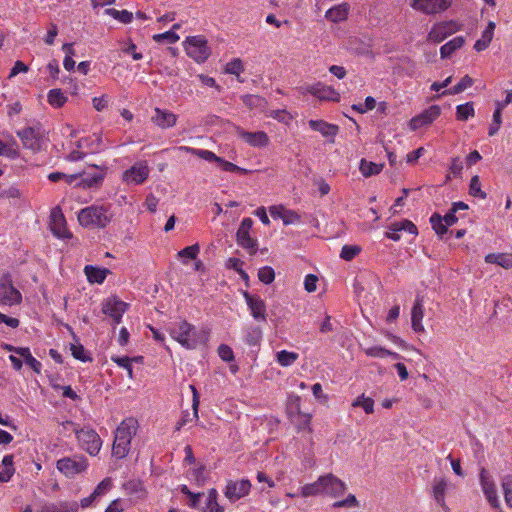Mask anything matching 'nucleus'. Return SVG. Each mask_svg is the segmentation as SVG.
Returning <instances> with one entry per match:
<instances>
[{
  "instance_id": "obj_1",
  "label": "nucleus",
  "mask_w": 512,
  "mask_h": 512,
  "mask_svg": "<svg viewBox=\"0 0 512 512\" xmlns=\"http://www.w3.org/2000/svg\"><path fill=\"white\" fill-rule=\"evenodd\" d=\"M168 332L172 339L188 350H194L208 340V335L204 330L197 329L186 320L171 323Z\"/></svg>"
},
{
  "instance_id": "obj_2",
  "label": "nucleus",
  "mask_w": 512,
  "mask_h": 512,
  "mask_svg": "<svg viewBox=\"0 0 512 512\" xmlns=\"http://www.w3.org/2000/svg\"><path fill=\"white\" fill-rule=\"evenodd\" d=\"M137 421L133 418L123 420L114 433L112 455L117 459L127 456L130 451L131 440L137 431Z\"/></svg>"
},
{
  "instance_id": "obj_3",
  "label": "nucleus",
  "mask_w": 512,
  "mask_h": 512,
  "mask_svg": "<svg viewBox=\"0 0 512 512\" xmlns=\"http://www.w3.org/2000/svg\"><path fill=\"white\" fill-rule=\"evenodd\" d=\"M112 214L108 206L91 205L78 213L80 225L86 228H105L111 221Z\"/></svg>"
},
{
  "instance_id": "obj_4",
  "label": "nucleus",
  "mask_w": 512,
  "mask_h": 512,
  "mask_svg": "<svg viewBox=\"0 0 512 512\" xmlns=\"http://www.w3.org/2000/svg\"><path fill=\"white\" fill-rule=\"evenodd\" d=\"M64 426H71L73 428L80 447L91 456H95L100 452L102 440L94 429L88 426L78 429L71 421L65 422Z\"/></svg>"
},
{
  "instance_id": "obj_5",
  "label": "nucleus",
  "mask_w": 512,
  "mask_h": 512,
  "mask_svg": "<svg viewBox=\"0 0 512 512\" xmlns=\"http://www.w3.org/2000/svg\"><path fill=\"white\" fill-rule=\"evenodd\" d=\"M187 55L197 63H204L211 54L208 41L203 35L189 36L184 41Z\"/></svg>"
},
{
  "instance_id": "obj_6",
  "label": "nucleus",
  "mask_w": 512,
  "mask_h": 512,
  "mask_svg": "<svg viewBox=\"0 0 512 512\" xmlns=\"http://www.w3.org/2000/svg\"><path fill=\"white\" fill-rule=\"evenodd\" d=\"M17 136L22 141L23 146L33 152L42 150L43 145L45 144L44 131L40 125L18 130Z\"/></svg>"
},
{
  "instance_id": "obj_7",
  "label": "nucleus",
  "mask_w": 512,
  "mask_h": 512,
  "mask_svg": "<svg viewBox=\"0 0 512 512\" xmlns=\"http://www.w3.org/2000/svg\"><path fill=\"white\" fill-rule=\"evenodd\" d=\"M22 302L21 292L13 285L10 274H4L0 277V305L15 306Z\"/></svg>"
},
{
  "instance_id": "obj_8",
  "label": "nucleus",
  "mask_w": 512,
  "mask_h": 512,
  "mask_svg": "<svg viewBox=\"0 0 512 512\" xmlns=\"http://www.w3.org/2000/svg\"><path fill=\"white\" fill-rule=\"evenodd\" d=\"M150 169L146 161H137L122 174V181L127 185H141L149 177Z\"/></svg>"
},
{
  "instance_id": "obj_9",
  "label": "nucleus",
  "mask_w": 512,
  "mask_h": 512,
  "mask_svg": "<svg viewBox=\"0 0 512 512\" xmlns=\"http://www.w3.org/2000/svg\"><path fill=\"white\" fill-rule=\"evenodd\" d=\"M56 467L65 476L73 477L85 471L88 467V462L84 456L64 457L57 461Z\"/></svg>"
},
{
  "instance_id": "obj_10",
  "label": "nucleus",
  "mask_w": 512,
  "mask_h": 512,
  "mask_svg": "<svg viewBox=\"0 0 512 512\" xmlns=\"http://www.w3.org/2000/svg\"><path fill=\"white\" fill-rule=\"evenodd\" d=\"M128 306L126 302L120 300L118 297L111 296L102 302V312L112 318L115 324H119Z\"/></svg>"
},
{
  "instance_id": "obj_11",
  "label": "nucleus",
  "mask_w": 512,
  "mask_h": 512,
  "mask_svg": "<svg viewBox=\"0 0 512 512\" xmlns=\"http://www.w3.org/2000/svg\"><path fill=\"white\" fill-rule=\"evenodd\" d=\"M479 481L481 485V489L488 501V503L493 508H498L500 506V501L497 494V488L494 480L490 473L485 469L481 468L479 473Z\"/></svg>"
},
{
  "instance_id": "obj_12",
  "label": "nucleus",
  "mask_w": 512,
  "mask_h": 512,
  "mask_svg": "<svg viewBox=\"0 0 512 512\" xmlns=\"http://www.w3.org/2000/svg\"><path fill=\"white\" fill-rule=\"evenodd\" d=\"M251 490V482L248 479L239 481L229 480L224 489V495L230 502H236L247 496Z\"/></svg>"
},
{
  "instance_id": "obj_13",
  "label": "nucleus",
  "mask_w": 512,
  "mask_h": 512,
  "mask_svg": "<svg viewBox=\"0 0 512 512\" xmlns=\"http://www.w3.org/2000/svg\"><path fill=\"white\" fill-rule=\"evenodd\" d=\"M460 30V25L453 20L444 21L433 25L428 33V40L435 43H440L448 36Z\"/></svg>"
},
{
  "instance_id": "obj_14",
  "label": "nucleus",
  "mask_w": 512,
  "mask_h": 512,
  "mask_svg": "<svg viewBox=\"0 0 512 512\" xmlns=\"http://www.w3.org/2000/svg\"><path fill=\"white\" fill-rule=\"evenodd\" d=\"M243 297L248 306L251 316L259 322H266L267 312L264 300L257 294H251L248 291L243 292Z\"/></svg>"
},
{
  "instance_id": "obj_15",
  "label": "nucleus",
  "mask_w": 512,
  "mask_h": 512,
  "mask_svg": "<svg viewBox=\"0 0 512 512\" xmlns=\"http://www.w3.org/2000/svg\"><path fill=\"white\" fill-rule=\"evenodd\" d=\"M456 213L455 209L450 208L443 217L438 213H434L430 217L432 228L440 238H443V235L447 233L449 226L457 223Z\"/></svg>"
},
{
  "instance_id": "obj_16",
  "label": "nucleus",
  "mask_w": 512,
  "mask_h": 512,
  "mask_svg": "<svg viewBox=\"0 0 512 512\" xmlns=\"http://www.w3.org/2000/svg\"><path fill=\"white\" fill-rule=\"evenodd\" d=\"M304 91L317 97L321 101L339 102L340 94L332 86L318 82L304 87Z\"/></svg>"
},
{
  "instance_id": "obj_17",
  "label": "nucleus",
  "mask_w": 512,
  "mask_h": 512,
  "mask_svg": "<svg viewBox=\"0 0 512 512\" xmlns=\"http://www.w3.org/2000/svg\"><path fill=\"white\" fill-rule=\"evenodd\" d=\"M451 0H413L411 7L427 15L436 14L448 9Z\"/></svg>"
},
{
  "instance_id": "obj_18",
  "label": "nucleus",
  "mask_w": 512,
  "mask_h": 512,
  "mask_svg": "<svg viewBox=\"0 0 512 512\" xmlns=\"http://www.w3.org/2000/svg\"><path fill=\"white\" fill-rule=\"evenodd\" d=\"M50 229L58 238H71L72 235L66 227V220L59 207L54 208L50 215Z\"/></svg>"
},
{
  "instance_id": "obj_19",
  "label": "nucleus",
  "mask_w": 512,
  "mask_h": 512,
  "mask_svg": "<svg viewBox=\"0 0 512 512\" xmlns=\"http://www.w3.org/2000/svg\"><path fill=\"white\" fill-rule=\"evenodd\" d=\"M323 483V494L331 497H339L346 491V484L334 476L333 474H327L322 476Z\"/></svg>"
},
{
  "instance_id": "obj_20",
  "label": "nucleus",
  "mask_w": 512,
  "mask_h": 512,
  "mask_svg": "<svg viewBox=\"0 0 512 512\" xmlns=\"http://www.w3.org/2000/svg\"><path fill=\"white\" fill-rule=\"evenodd\" d=\"M177 118V115L173 112L156 107L154 108V114L151 116V121L161 129H168L176 125Z\"/></svg>"
},
{
  "instance_id": "obj_21",
  "label": "nucleus",
  "mask_w": 512,
  "mask_h": 512,
  "mask_svg": "<svg viewBox=\"0 0 512 512\" xmlns=\"http://www.w3.org/2000/svg\"><path fill=\"white\" fill-rule=\"evenodd\" d=\"M308 124L312 130L319 132L323 137H325L327 142H335V137L339 132L338 125L328 123L324 120H310Z\"/></svg>"
},
{
  "instance_id": "obj_22",
  "label": "nucleus",
  "mask_w": 512,
  "mask_h": 512,
  "mask_svg": "<svg viewBox=\"0 0 512 512\" xmlns=\"http://www.w3.org/2000/svg\"><path fill=\"white\" fill-rule=\"evenodd\" d=\"M449 482L444 477H435L432 482L431 494L436 503L443 509L447 510L448 507L445 501V495L448 490Z\"/></svg>"
},
{
  "instance_id": "obj_23",
  "label": "nucleus",
  "mask_w": 512,
  "mask_h": 512,
  "mask_svg": "<svg viewBox=\"0 0 512 512\" xmlns=\"http://www.w3.org/2000/svg\"><path fill=\"white\" fill-rule=\"evenodd\" d=\"M441 109L437 105H433L426 109L422 114L411 119V128L416 130L422 126L432 123L436 118L439 117Z\"/></svg>"
},
{
  "instance_id": "obj_24",
  "label": "nucleus",
  "mask_w": 512,
  "mask_h": 512,
  "mask_svg": "<svg viewBox=\"0 0 512 512\" xmlns=\"http://www.w3.org/2000/svg\"><path fill=\"white\" fill-rule=\"evenodd\" d=\"M237 133L239 137L253 147H266L269 144V137L264 131L247 132L238 128Z\"/></svg>"
},
{
  "instance_id": "obj_25",
  "label": "nucleus",
  "mask_w": 512,
  "mask_h": 512,
  "mask_svg": "<svg viewBox=\"0 0 512 512\" xmlns=\"http://www.w3.org/2000/svg\"><path fill=\"white\" fill-rule=\"evenodd\" d=\"M424 317V301L423 298L417 296L411 310V326L416 333L425 332L422 320Z\"/></svg>"
},
{
  "instance_id": "obj_26",
  "label": "nucleus",
  "mask_w": 512,
  "mask_h": 512,
  "mask_svg": "<svg viewBox=\"0 0 512 512\" xmlns=\"http://www.w3.org/2000/svg\"><path fill=\"white\" fill-rule=\"evenodd\" d=\"M105 174V170L100 168H97L93 173L83 172L81 173V180L77 185L84 189L97 188L102 184Z\"/></svg>"
},
{
  "instance_id": "obj_27",
  "label": "nucleus",
  "mask_w": 512,
  "mask_h": 512,
  "mask_svg": "<svg viewBox=\"0 0 512 512\" xmlns=\"http://www.w3.org/2000/svg\"><path fill=\"white\" fill-rule=\"evenodd\" d=\"M190 389L192 391V409L193 413L190 414L188 411L183 412L181 418L177 422L176 429L180 430L187 423L192 422L194 419H198V407H199V393L194 385H190Z\"/></svg>"
},
{
  "instance_id": "obj_28",
  "label": "nucleus",
  "mask_w": 512,
  "mask_h": 512,
  "mask_svg": "<svg viewBox=\"0 0 512 512\" xmlns=\"http://www.w3.org/2000/svg\"><path fill=\"white\" fill-rule=\"evenodd\" d=\"M79 504L76 501H59L43 504L39 512H77Z\"/></svg>"
},
{
  "instance_id": "obj_29",
  "label": "nucleus",
  "mask_w": 512,
  "mask_h": 512,
  "mask_svg": "<svg viewBox=\"0 0 512 512\" xmlns=\"http://www.w3.org/2000/svg\"><path fill=\"white\" fill-rule=\"evenodd\" d=\"M350 6L348 3H341L328 9L325 18L333 23H339L347 19Z\"/></svg>"
},
{
  "instance_id": "obj_30",
  "label": "nucleus",
  "mask_w": 512,
  "mask_h": 512,
  "mask_svg": "<svg viewBox=\"0 0 512 512\" xmlns=\"http://www.w3.org/2000/svg\"><path fill=\"white\" fill-rule=\"evenodd\" d=\"M84 273L90 283L102 284L105 281L107 275L110 273V270L93 265H86L84 268Z\"/></svg>"
},
{
  "instance_id": "obj_31",
  "label": "nucleus",
  "mask_w": 512,
  "mask_h": 512,
  "mask_svg": "<svg viewBox=\"0 0 512 512\" xmlns=\"http://www.w3.org/2000/svg\"><path fill=\"white\" fill-rule=\"evenodd\" d=\"M262 339V330L256 325H247L243 329V340L249 346H257Z\"/></svg>"
},
{
  "instance_id": "obj_32",
  "label": "nucleus",
  "mask_w": 512,
  "mask_h": 512,
  "mask_svg": "<svg viewBox=\"0 0 512 512\" xmlns=\"http://www.w3.org/2000/svg\"><path fill=\"white\" fill-rule=\"evenodd\" d=\"M495 27L496 25L494 22L490 21L488 23L485 30L482 32L481 38L478 39L474 44V49L477 52H481L488 48L489 44L493 39Z\"/></svg>"
},
{
  "instance_id": "obj_33",
  "label": "nucleus",
  "mask_w": 512,
  "mask_h": 512,
  "mask_svg": "<svg viewBox=\"0 0 512 512\" xmlns=\"http://www.w3.org/2000/svg\"><path fill=\"white\" fill-rule=\"evenodd\" d=\"M485 262L508 269L512 267V253H490L485 256Z\"/></svg>"
},
{
  "instance_id": "obj_34",
  "label": "nucleus",
  "mask_w": 512,
  "mask_h": 512,
  "mask_svg": "<svg viewBox=\"0 0 512 512\" xmlns=\"http://www.w3.org/2000/svg\"><path fill=\"white\" fill-rule=\"evenodd\" d=\"M465 40L462 36H457L453 38L452 40L448 41L440 48V55L441 58L445 59L450 57L456 50L460 49Z\"/></svg>"
},
{
  "instance_id": "obj_35",
  "label": "nucleus",
  "mask_w": 512,
  "mask_h": 512,
  "mask_svg": "<svg viewBox=\"0 0 512 512\" xmlns=\"http://www.w3.org/2000/svg\"><path fill=\"white\" fill-rule=\"evenodd\" d=\"M250 232H245V231H237V234H236V237H237V242L238 244L248 250V252L253 255L256 253V246H257V242L256 240L252 239L250 237Z\"/></svg>"
},
{
  "instance_id": "obj_36",
  "label": "nucleus",
  "mask_w": 512,
  "mask_h": 512,
  "mask_svg": "<svg viewBox=\"0 0 512 512\" xmlns=\"http://www.w3.org/2000/svg\"><path fill=\"white\" fill-rule=\"evenodd\" d=\"M323 494L322 476L315 482L306 484L300 488V495L302 497L317 496Z\"/></svg>"
},
{
  "instance_id": "obj_37",
  "label": "nucleus",
  "mask_w": 512,
  "mask_h": 512,
  "mask_svg": "<svg viewBox=\"0 0 512 512\" xmlns=\"http://www.w3.org/2000/svg\"><path fill=\"white\" fill-rule=\"evenodd\" d=\"M67 100V96L59 88L51 89L47 94V101L54 108H61Z\"/></svg>"
},
{
  "instance_id": "obj_38",
  "label": "nucleus",
  "mask_w": 512,
  "mask_h": 512,
  "mask_svg": "<svg viewBox=\"0 0 512 512\" xmlns=\"http://www.w3.org/2000/svg\"><path fill=\"white\" fill-rule=\"evenodd\" d=\"M383 164H377L366 159L360 161L359 170L364 177L377 175L382 171Z\"/></svg>"
},
{
  "instance_id": "obj_39",
  "label": "nucleus",
  "mask_w": 512,
  "mask_h": 512,
  "mask_svg": "<svg viewBox=\"0 0 512 512\" xmlns=\"http://www.w3.org/2000/svg\"><path fill=\"white\" fill-rule=\"evenodd\" d=\"M104 14L111 16L115 20L123 24H129L133 20V13L128 10H117L114 8H107Z\"/></svg>"
},
{
  "instance_id": "obj_40",
  "label": "nucleus",
  "mask_w": 512,
  "mask_h": 512,
  "mask_svg": "<svg viewBox=\"0 0 512 512\" xmlns=\"http://www.w3.org/2000/svg\"><path fill=\"white\" fill-rule=\"evenodd\" d=\"M218 492L212 488L208 491L204 512H224V507L218 504Z\"/></svg>"
},
{
  "instance_id": "obj_41",
  "label": "nucleus",
  "mask_w": 512,
  "mask_h": 512,
  "mask_svg": "<svg viewBox=\"0 0 512 512\" xmlns=\"http://www.w3.org/2000/svg\"><path fill=\"white\" fill-rule=\"evenodd\" d=\"M178 29H180V24H178V23L174 24L170 31H166V32L160 33V34H155L153 36V40L158 43L166 41L170 44H174L179 40V36L175 32Z\"/></svg>"
},
{
  "instance_id": "obj_42",
  "label": "nucleus",
  "mask_w": 512,
  "mask_h": 512,
  "mask_svg": "<svg viewBox=\"0 0 512 512\" xmlns=\"http://www.w3.org/2000/svg\"><path fill=\"white\" fill-rule=\"evenodd\" d=\"M473 84V80L468 75H465L455 86L448 88L442 92L441 95H456L467 88L471 87Z\"/></svg>"
},
{
  "instance_id": "obj_43",
  "label": "nucleus",
  "mask_w": 512,
  "mask_h": 512,
  "mask_svg": "<svg viewBox=\"0 0 512 512\" xmlns=\"http://www.w3.org/2000/svg\"><path fill=\"white\" fill-rule=\"evenodd\" d=\"M298 357L299 355L296 352L281 350L276 354V361L282 367H289L298 359Z\"/></svg>"
},
{
  "instance_id": "obj_44",
  "label": "nucleus",
  "mask_w": 512,
  "mask_h": 512,
  "mask_svg": "<svg viewBox=\"0 0 512 512\" xmlns=\"http://www.w3.org/2000/svg\"><path fill=\"white\" fill-rule=\"evenodd\" d=\"M0 156H6L11 159H15L19 156L16 141L13 140L11 143H5L0 140Z\"/></svg>"
},
{
  "instance_id": "obj_45",
  "label": "nucleus",
  "mask_w": 512,
  "mask_h": 512,
  "mask_svg": "<svg viewBox=\"0 0 512 512\" xmlns=\"http://www.w3.org/2000/svg\"><path fill=\"white\" fill-rule=\"evenodd\" d=\"M474 107L471 102L460 104L456 107V117L460 121H466L474 116Z\"/></svg>"
},
{
  "instance_id": "obj_46",
  "label": "nucleus",
  "mask_w": 512,
  "mask_h": 512,
  "mask_svg": "<svg viewBox=\"0 0 512 512\" xmlns=\"http://www.w3.org/2000/svg\"><path fill=\"white\" fill-rule=\"evenodd\" d=\"M217 164L220 167V169L225 172H233V173H239V174H243V175L249 174L251 172L250 170L239 167L221 157Z\"/></svg>"
},
{
  "instance_id": "obj_47",
  "label": "nucleus",
  "mask_w": 512,
  "mask_h": 512,
  "mask_svg": "<svg viewBox=\"0 0 512 512\" xmlns=\"http://www.w3.org/2000/svg\"><path fill=\"white\" fill-rule=\"evenodd\" d=\"M353 407H362L367 414H371L374 411V401L369 397H365L364 394L357 397L353 403Z\"/></svg>"
},
{
  "instance_id": "obj_48",
  "label": "nucleus",
  "mask_w": 512,
  "mask_h": 512,
  "mask_svg": "<svg viewBox=\"0 0 512 512\" xmlns=\"http://www.w3.org/2000/svg\"><path fill=\"white\" fill-rule=\"evenodd\" d=\"M70 350H71L72 356L75 359L80 360L82 362L92 361V358L88 355V353L86 352V350L82 344H80V343L71 344Z\"/></svg>"
},
{
  "instance_id": "obj_49",
  "label": "nucleus",
  "mask_w": 512,
  "mask_h": 512,
  "mask_svg": "<svg viewBox=\"0 0 512 512\" xmlns=\"http://www.w3.org/2000/svg\"><path fill=\"white\" fill-rule=\"evenodd\" d=\"M469 193L474 196L481 199H485L487 197V194L481 190V183L479 176L475 175L470 180L469 185Z\"/></svg>"
},
{
  "instance_id": "obj_50",
  "label": "nucleus",
  "mask_w": 512,
  "mask_h": 512,
  "mask_svg": "<svg viewBox=\"0 0 512 512\" xmlns=\"http://www.w3.org/2000/svg\"><path fill=\"white\" fill-rule=\"evenodd\" d=\"M180 491H181L182 494H184L187 497H189L190 502H189L188 505L191 508L196 509V508L199 507L200 498L203 496V493H194V492L190 491V489L186 485H181L180 486Z\"/></svg>"
},
{
  "instance_id": "obj_51",
  "label": "nucleus",
  "mask_w": 512,
  "mask_h": 512,
  "mask_svg": "<svg viewBox=\"0 0 512 512\" xmlns=\"http://www.w3.org/2000/svg\"><path fill=\"white\" fill-rule=\"evenodd\" d=\"M502 489L504 492L505 502L512 507V475H506L502 479Z\"/></svg>"
},
{
  "instance_id": "obj_52",
  "label": "nucleus",
  "mask_w": 512,
  "mask_h": 512,
  "mask_svg": "<svg viewBox=\"0 0 512 512\" xmlns=\"http://www.w3.org/2000/svg\"><path fill=\"white\" fill-rule=\"evenodd\" d=\"M361 252L358 245H345L342 247L340 257L345 261L353 260Z\"/></svg>"
},
{
  "instance_id": "obj_53",
  "label": "nucleus",
  "mask_w": 512,
  "mask_h": 512,
  "mask_svg": "<svg viewBox=\"0 0 512 512\" xmlns=\"http://www.w3.org/2000/svg\"><path fill=\"white\" fill-rule=\"evenodd\" d=\"M394 231H407L410 234L416 235L418 233L417 227L411 221L405 219L399 222L392 223Z\"/></svg>"
},
{
  "instance_id": "obj_54",
  "label": "nucleus",
  "mask_w": 512,
  "mask_h": 512,
  "mask_svg": "<svg viewBox=\"0 0 512 512\" xmlns=\"http://www.w3.org/2000/svg\"><path fill=\"white\" fill-rule=\"evenodd\" d=\"M111 360L115 362L119 367L124 368L127 370L129 378H133V368L131 365L132 359L127 356H112Z\"/></svg>"
},
{
  "instance_id": "obj_55",
  "label": "nucleus",
  "mask_w": 512,
  "mask_h": 512,
  "mask_svg": "<svg viewBox=\"0 0 512 512\" xmlns=\"http://www.w3.org/2000/svg\"><path fill=\"white\" fill-rule=\"evenodd\" d=\"M258 278L264 284H270L275 279L274 269L270 266H264L258 271Z\"/></svg>"
},
{
  "instance_id": "obj_56",
  "label": "nucleus",
  "mask_w": 512,
  "mask_h": 512,
  "mask_svg": "<svg viewBox=\"0 0 512 512\" xmlns=\"http://www.w3.org/2000/svg\"><path fill=\"white\" fill-rule=\"evenodd\" d=\"M244 71L243 63L240 59L235 58L228 62L225 67V72L231 75L239 76Z\"/></svg>"
},
{
  "instance_id": "obj_57",
  "label": "nucleus",
  "mask_w": 512,
  "mask_h": 512,
  "mask_svg": "<svg viewBox=\"0 0 512 512\" xmlns=\"http://www.w3.org/2000/svg\"><path fill=\"white\" fill-rule=\"evenodd\" d=\"M269 117L288 125L293 119L292 115L286 110H272L269 112Z\"/></svg>"
},
{
  "instance_id": "obj_58",
  "label": "nucleus",
  "mask_w": 512,
  "mask_h": 512,
  "mask_svg": "<svg viewBox=\"0 0 512 512\" xmlns=\"http://www.w3.org/2000/svg\"><path fill=\"white\" fill-rule=\"evenodd\" d=\"M200 247L198 244H194L191 246H187L181 251L178 252L179 258H186V259H196L197 255L199 254Z\"/></svg>"
},
{
  "instance_id": "obj_59",
  "label": "nucleus",
  "mask_w": 512,
  "mask_h": 512,
  "mask_svg": "<svg viewBox=\"0 0 512 512\" xmlns=\"http://www.w3.org/2000/svg\"><path fill=\"white\" fill-rule=\"evenodd\" d=\"M364 352L369 357L385 358L389 354V350L381 346H372L364 349Z\"/></svg>"
},
{
  "instance_id": "obj_60",
  "label": "nucleus",
  "mask_w": 512,
  "mask_h": 512,
  "mask_svg": "<svg viewBox=\"0 0 512 512\" xmlns=\"http://www.w3.org/2000/svg\"><path fill=\"white\" fill-rule=\"evenodd\" d=\"M501 123H502L501 112L499 111V109H495V111L493 113V122L489 127L488 135L494 136L499 131Z\"/></svg>"
},
{
  "instance_id": "obj_61",
  "label": "nucleus",
  "mask_w": 512,
  "mask_h": 512,
  "mask_svg": "<svg viewBox=\"0 0 512 512\" xmlns=\"http://www.w3.org/2000/svg\"><path fill=\"white\" fill-rule=\"evenodd\" d=\"M359 505L355 495L349 494L345 499L333 503L334 508L357 507Z\"/></svg>"
},
{
  "instance_id": "obj_62",
  "label": "nucleus",
  "mask_w": 512,
  "mask_h": 512,
  "mask_svg": "<svg viewBox=\"0 0 512 512\" xmlns=\"http://www.w3.org/2000/svg\"><path fill=\"white\" fill-rule=\"evenodd\" d=\"M218 355L223 361L226 362L232 361L234 359L233 350L225 344H221L218 347Z\"/></svg>"
},
{
  "instance_id": "obj_63",
  "label": "nucleus",
  "mask_w": 512,
  "mask_h": 512,
  "mask_svg": "<svg viewBox=\"0 0 512 512\" xmlns=\"http://www.w3.org/2000/svg\"><path fill=\"white\" fill-rule=\"evenodd\" d=\"M111 487V482L109 479H104L102 480L97 486L96 488L94 489V491L92 492L94 494V496L98 499L100 498L101 496L105 495L106 492L110 489Z\"/></svg>"
},
{
  "instance_id": "obj_64",
  "label": "nucleus",
  "mask_w": 512,
  "mask_h": 512,
  "mask_svg": "<svg viewBox=\"0 0 512 512\" xmlns=\"http://www.w3.org/2000/svg\"><path fill=\"white\" fill-rule=\"evenodd\" d=\"M449 170L454 177H459L463 170L462 160L459 157L452 158Z\"/></svg>"
}]
</instances>
